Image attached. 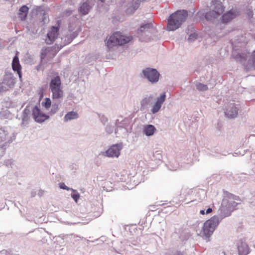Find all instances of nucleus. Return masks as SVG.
<instances>
[{
    "label": "nucleus",
    "instance_id": "16",
    "mask_svg": "<svg viewBox=\"0 0 255 255\" xmlns=\"http://www.w3.org/2000/svg\"><path fill=\"white\" fill-rule=\"evenodd\" d=\"M29 8L26 5L22 6L19 9L18 17L22 21L24 20L27 17Z\"/></svg>",
    "mask_w": 255,
    "mask_h": 255
},
{
    "label": "nucleus",
    "instance_id": "15",
    "mask_svg": "<svg viewBox=\"0 0 255 255\" xmlns=\"http://www.w3.org/2000/svg\"><path fill=\"white\" fill-rule=\"evenodd\" d=\"M52 93V98L53 99H59L62 98L63 96V91L61 88H53L49 89Z\"/></svg>",
    "mask_w": 255,
    "mask_h": 255
},
{
    "label": "nucleus",
    "instance_id": "13",
    "mask_svg": "<svg viewBox=\"0 0 255 255\" xmlns=\"http://www.w3.org/2000/svg\"><path fill=\"white\" fill-rule=\"evenodd\" d=\"M231 208H220L218 213L219 215L218 216V220L219 223L224 218L228 217L231 215L232 212L234 210H231Z\"/></svg>",
    "mask_w": 255,
    "mask_h": 255
},
{
    "label": "nucleus",
    "instance_id": "29",
    "mask_svg": "<svg viewBox=\"0 0 255 255\" xmlns=\"http://www.w3.org/2000/svg\"><path fill=\"white\" fill-rule=\"evenodd\" d=\"M59 187L61 189L69 190L70 189L64 183H60L59 184Z\"/></svg>",
    "mask_w": 255,
    "mask_h": 255
},
{
    "label": "nucleus",
    "instance_id": "18",
    "mask_svg": "<svg viewBox=\"0 0 255 255\" xmlns=\"http://www.w3.org/2000/svg\"><path fill=\"white\" fill-rule=\"evenodd\" d=\"M156 130V128L154 126L151 125H148L145 126L143 128V133L147 136L152 135L155 131Z\"/></svg>",
    "mask_w": 255,
    "mask_h": 255
},
{
    "label": "nucleus",
    "instance_id": "22",
    "mask_svg": "<svg viewBox=\"0 0 255 255\" xmlns=\"http://www.w3.org/2000/svg\"><path fill=\"white\" fill-rule=\"evenodd\" d=\"M153 27V25L150 23H146L145 24H143L141 25L140 28L137 30V33L139 34L140 33H141L142 32L147 31L148 29H150Z\"/></svg>",
    "mask_w": 255,
    "mask_h": 255
},
{
    "label": "nucleus",
    "instance_id": "32",
    "mask_svg": "<svg viewBox=\"0 0 255 255\" xmlns=\"http://www.w3.org/2000/svg\"><path fill=\"white\" fill-rule=\"evenodd\" d=\"M197 38V35H195V34H191L189 37V40H191L193 39H196Z\"/></svg>",
    "mask_w": 255,
    "mask_h": 255
},
{
    "label": "nucleus",
    "instance_id": "11",
    "mask_svg": "<svg viewBox=\"0 0 255 255\" xmlns=\"http://www.w3.org/2000/svg\"><path fill=\"white\" fill-rule=\"evenodd\" d=\"M12 68L14 71H16L20 79L22 78L21 66L19 63L17 56H14L12 62Z\"/></svg>",
    "mask_w": 255,
    "mask_h": 255
},
{
    "label": "nucleus",
    "instance_id": "19",
    "mask_svg": "<svg viewBox=\"0 0 255 255\" xmlns=\"http://www.w3.org/2000/svg\"><path fill=\"white\" fill-rule=\"evenodd\" d=\"M225 115L229 118H235L238 115V110L234 105L231 108H228L226 110Z\"/></svg>",
    "mask_w": 255,
    "mask_h": 255
},
{
    "label": "nucleus",
    "instance_id": "10",
    "mask_svg": "<svg viewBox=\"0 0 255 255\" xmlns=\"http://www.w3.org/2000/svg\"><path fill=\"white\" fill-rule=\"evenodd\" d=\"M239 255H247L250 252V249L247 244L242 239L239 240L237 244Z\"/></svg>",
    "mask_w": 255,
    "mask_h": 255
},
{
    "label": "nucleus",
    "instance_id": "14",
    "mask_svg": "<svg viewBox=\"0 0 255 255\" xmlns=\"http://www.w3.org/2000/svg\"><path fill=\"white\" fill-rule=\"evenodd\" d=\"M165 99V94H163L157 100V101L154 105L151 112L153 114L157 113L161 108L162 104L163 103Z\"/></svg>",
    "mask_w": 255,
    "mask_h": 255
},
{
    "label": "nucleus",
    "instance_id": "8",
    "mask_svg": "<svg viewBox=\"0 0 255 255\" xmlns=\"http://www.w3.org/2000/svg\"><path fill=\"white\" fill-rule=\"evenodd\" d=\"M122 148L121 144H116L111 146L105 153L104 155L109 157H118L120 155V151Z\"/></svg>",
    "mask_w": 255,
    "mask_h": 255
},
{
    "label": "nucleus",
    "instance_id": "43",
    "mask_svg": "<svg viewBox=\"0 0 255 255\" xmlns=\"http://www.w3.org/2000/svg\"><path fill=\"white\" fill-rule=\"evenodd\" d=\"M86 209V208H80V209H81H81H83H83Z\"/></svg>",
    "mask_w": 255,
    "mask_h": 255
},
{
    "label": "nucleus",
    "instance_id": "12",
    "mask_svg": "<svg viewBox=\"0 0 255 255\" xmlns=\"http://www.w3.org/2000/svg\"><path fill=\"white\" fill-rule=\"evenodd\" d=\"M238 15V12L235 10H231L224 13L222 16V22L224 23H228L230 21L236 16Z\"/></svg>",
    "mask_w": 255,
    "mask_h": 255
},
{
    "label": "nucleus",
    "instance_id": "41",
    "mask_svg": "<svg viewBox=\"0 0 255 255\" xmlns=\"http://www.w3.org/2000/svg\"><path fill=\"white\" fill-rule=\"evenodd\" d=\"M74 215L78 217H81V216L79 214H77V215L75 214Z\"/></svg>",
    "mask_w": 255,
    "mask_h": 255
},
{
    "label": "nucleus",
    "instance_id": "7",
    "mask_svg": "<svg viewBox=\"0 0 255 255\" xmlns=\"http://www.w3.org/2000/svg\"><path fill=\"white\" fill-rule=\"evenodd\" d=\"M142 73L144 77L151 83H156L159 80V73L155 69L146 68L142 71Z\"/></svg>",
    "mask_w": 255,
    "mask_h": 255
},
{
    "label": "nucleus",
    "instance_id": "38",
    "mask_svg": "<svg viewBox=\"0 0 255 255\" xmlns=\"http://www.w3.org/2000/svg\"><path fill=\"white\" fill-rule=\"evenodd\" d=\"M222 254L223 255H228V253L225 251H223L222 252Z\"/></svg>",
    "mask_w": 255,
    "mask_h": 255
},
{
    "label": "nucleus",
    "instance_id": "40",
    "mask_svg": "<svg viewBox=\"0 0 255 255\" xmlns=\"http://www.w3.org/2000/svg\"><path fill=\"white\" fill-rule=\"evenodd\" d=\"M19 212L20 213V214H21V215H22V214H23V211H22V210L20 209V210H19Z\"/></svg>",
    "mask_w": 255,
    "mask_h": 255
},
{
    "label": "nucleus",
    "instance_id": "33",
    "mask_svg": "<svg viewBox=\"0 0 255 255\" xmlns=\"http://www.w3.org/2000/svg\"><path fill=\"white\" fill-rule=\"evenodd\" d=\"M55 107L54 110V111L53 112V113H56V112L57 111L58 109V105H53V107Z\"/></svg>",
    "mask_w": 255,
    "mask_h": 255
},
{
    "label": "nucleus",
    "instance_id": "23",
    "mask_svg": "<svg viewBox=\"0 0 255 255\" xmlns=\"http://www.w3.org/2000/svg\"><path fill=\"white\" fill-rule=\"evenodd\" d=\"M94 209H97L96 211H94L93 212V215H90L88 217H91V219H95L98 217H99L103 213V208H94Z\"/></svg>",
    "mask_w": 255,
    "mask_h": 255
},
{
    "label": "nucleus",
    "instance_id": "20",
    "mask_svg": "<svg viewBox=\"0 0 255 255\" xmlns=\"http://www.w3.org/2000/svg\"><path fill=\"white\" fill-rule=\"evenodd\" d=\"M78 118V114L77 112L71 111L68 112L67 114L65 115L64 118V121L65 122H67L69 121L76 119Z\"/></svg>",
    "mask_w": 255,
    "mask_h": 255
},
{
    "label": "nucleus",
    "instance_id": "36",
    "mask_svg": "<svg viewBox=\"0 0 255 255\" xmlns=\"http://www.w3.org/2000/svg\"><path fill=\"white\" fill-rule=\"evenodd\" d=\"M200 213L202 215H204L205 214V210H201L200 211Z\"/></svg>",
    "mask_w": 255,
    "mask_h": 255
},
{
    "label": "nucleus",
    "instance_id": "37",
    "mask_svg": "<svg viewBox=\"0 0 255 255\" xmlns=\"http://www.w3.org/2000/svg\"><path fill=\"white\" fill-rule=\"evenodd\" d=\"M94 0H89V2L91 4H93Z\"/></svg>",
    "mask_w": 255,
    "mask_h": 255
},
{
    "label": "nucleus",
    "instance_id": "4",
    "mask_svg": "<svg viewBox=\"0 0 255 255\" xmlns=\"http://www.w3.org/2000/svg\"><path fill=\"white\" fill-rule=\"evenodd\" d=\"M211 7L212 10L207 12L205 15V18L208 20L218 17L224 12L225 9L222 2L218 0L213 1Z\"/></svg>",
    "mask_w": 255,
    "mask_h": 255
},
{
    "label": "nucleus",
    "instance_id": "24",
    "mask_svg": "<svg viewBox=\"0 0 255 255\" xmlns=\"http://www.w3.org/2000/svg\"><path fill=\"white\" fill-rule=\"evenodd\" d=\"M8 136L7 132L2 128H0V142L6 140Z\"/></svg>",
    "mask_w": 255,
    "mask_h": 255
},
{
    "label": "nucleus",
    "instance_id": "9",
    "mask_svg": "<svg viewBox=\"0 0 255 255\" xmlns=\"http://www.w3.org/2000/svg\"><path fill=\"white\" fill-rule=\"evenodd\" d=\"M32 116L35 121L38 123H42L49 118L48 116L41 113L37 106L32 109Z\"/></svg>",
    "mask_w": 255,
    "mask_h": 255
},
{
    "label": "nucleus",
    "instance_id": "39",
    "mask_svg": "<svg viewBox=\"0 0 255 255\" xmlns=\"http://www.w3.org/2000/svg\"><path fill=\"white\" fill-rule=\"evenodd\" d=\"M230 197H232L233 199H235L237 200L236 197H235V198H234V196L233 195H231Z\"/></svg>",
    "mask_w": 255,
    "mask_h": 255
},
{
    "label": "nucleus",
    "instance_id": "30",
    "mask_svg": "<svg viewBox=\"0 0 255 255\" xmlns=\"http://www.w3.org/2000/svg\"><path fill=\"white\" fill-rule=\"evenodd\" d=\"M167 208H161L159 211H158V213L159 214V215L160 216H162V214H164V213H167V211H164L165 210H166Z\"/></svg>",
    "mask_w": 255,
    "mask_h": 255
},
{
    "label": "nucleus",
    "instance_id": "28",
    "mask_svg": "<svg viewBox=\"0 0 255 255\" xmlns=\"http://www.w3.org/2000/svg\"><path fill=\"white\" fill-rule=\"evenodd\" d=\"M150 98H145L143 99L141 102V105L142 107H144L148 105L150 102Z\"/></svg>",
    "mask_w": 255,
    "mask_h": 255
},
{
    "label": "nucleus",
    "instance_id": "35",
    "mask_svg": "<svg viewBox=\"0 0 255 255\" xmlns=\"http://www.w3.org/2000/svg\"><path fill=\"white\" fill-rule=\"evenodd\" d=\"M0 255H6L5 252L4 251L0 252Z\"/></svg>",
    "mask_w": 255,
    "mask_h": 255
},
{
    "label": "nucleus",
    "instance_id": "2",
    "mask_svg": "<svg viewBox=\"0 0 255 255\" xmlns=\"http://www.w3.org/2000/svg\"><path fill=\"white\" fill-rule=\"evenodd\" d=\"M132 39L131 36L124 35L120 31L114 32L111 35L106 42L107 46L110 49L114 46L125 44Z\"/></svg>",
    "mask_w": 255,
    "mask_h": 255
},
{
    "label": "nucleus",
    "instance_id": "34",
    "mask_svg": "<svg viewBox=\"0 0 255 255\" xmlns=\"http://www.w3.org/2000/svg\"><path fill=\"white\" fill-rule=\"evenodd\" d=\"M212 212V208H207L206 210V214H209Z\"/></svg>",
    "mask_w": 255,
    "mask_h": 255
},
{
    "label": "nucleus",
    "instance_id": "17",
    "mask_svg": "<svg viewBox=\"0 0 255 255\" xmlns=\"http://www.w3.org/2000/svg\"><path fill=\"white\" fill-rule=\"evenodd\" d=\"M61 87V81L59 76H57L51 79V82L49 84V89Z\"/></svg>",
    "mask_w": 255,
    "mask_h": 255
},
{
    "label": "nucleus",
    "instance_id": "42",
    "mask_svg": "<svg viewBox=\"0 0 255 255\" xmlns=\"http://www.w3.org/2000/svg\"><path fill=\"white\" fill-rule=\"evenodd\" d=\"M22 210H23V212L25 211V208H22Z\"/></svg>",
    "mask_w": 255,
    "mask_h": 255
},
{
    "label": "nucleus",
    "instance_id": "26",
    "mask_svg": "<svg viewBox=\"0 0 255 255\" xmlns=\"http://www.w3.org/2000/svg\"><path fill=\"white\" fill-rule=\"evenodd\" d=\"M197 89L200 91H206L208 89V87L206 85L198 83L196 85Z\"/></svg>",
    "mask_w": 255,
    "mask_h": 255
},
{
    "label": "nucleus",
    "instance_id": "6",
    "mask_svg": "<svg viewBox=\"0 0 255 255\" xmlns=\"http://www.w3.org/2000/svg\"><path fill=\"white\" fill-rule=\"evenodd\" d=\"M15 83L14 79L11 74L6 75L0 86V92H4L9 90Z\"/></svg>",
    "mask_w": 255,
    "mask_h": 255
},
{
    "label": "nucleus",
    "instance_id": "25",
    "mask_svg": "<svg viewBox=\"0 0 255 255\" xmlns=\"http://www.w3.org/2000/svg\"><path fill=\"white\" fill-rule=\"evenodd\" d=\"M42 106L46 110H49L51 106V101L49 98H46L41 103Z\"/></svg>",
    "mask_w": 255,
    "mask_h": 255
},
{
    "label": "nucleus",
    "instance_id": "1",
    "mask_svg": "<svg viewBox=\"0 0 255 255\" xmlns=\"http://www.w3.org/2000/svg\"><path fill=\"white\" fill-rule=\"evenodd\" d=\"M187 16V11L185 10H177L171 14L167 19V30L174 31L179 28Z\"/></svg>",
    "mask_w": 255,
    "mask_h": 255
},
{
    "label": "nucleus",
    "instance_id": "3",
    "mask_svg": "<svg viewBox=\"0 0 255 255\" xmlns=\"http://www.w3.org/2000/svg\"><path fill=\"white\" fill-rule=\"evenodd\" d=\"M219 224L218 216L216 215L212 217L204 224L201 234L204 238L207 240V241H210L209 238L212 236Z\"/></svg>",
    "mask_w": 255,
    "mask_h": 255
},
{
    "label": "nucleus",
    "instance_id": "31",
    "mask_svg": "<svg viewBox=\"0 0 255 255\" xmlns=\"http://www.w3.org/2000/svg\"><path fill=\"white\" fill-rule=\"evenodd\" d=\"M174 255H187V254L185 252H181L177 251L176 252Z\"/></svg>",
    "mask_w": 255,
    "mask_h": 255
},
{
    "label": "nucleus",
    "instance_id": "27",
    "mask_svg": "<svg viewBox=\"0 0 255 255\" xmlns=\"http://www.w3.org/2000/svg\"><path fill=\"white\" fill-rule=\"evenodd\" d=\"M72 190L73 191V193L71 194V197L76 202H77L80 198V194L76 190Z\"/></svg>",
    "mask_w": 255,
    "mask_h": 255
},
{
    "label": "nucleus",
    "instance_id": "45",
    "mask_svg": "<svg viewBox=\"0 0 255 255\" xmlns=\"http://www.w3.org/2000/svg\"><path fill=\"white\" fill-rule=\"evenodd\" d=\"M254 55L255 56V52H254Z\"/></svg>",
    "mask_w": 255,
    "mask_h": 255
},
{
    "label": "nucleus",
    "instance_id": "21",
    "mask_svg": "<svg viewBox=\"0 0 255 255\" xmlns=\"http://www.w3.org/2000/svg\"><path fill=\"white\" fill-rule=\"evenodd\" d=\"M91 5L87 2H84L79 8V11L83 14H87L89 12Z\"/></svg>",
    "mask_w": 255,
    "mask_h": 255
},
{
    "label": "nucleus",
    "instance_id": "5",
    "mask_svg": "<svg viewBox=\"0 0 255 255\" xmlns=\"http://www.w3.org/2000/svg\"><path fill=\"white\" fill-rule=\"evenodd\" d=\"M60 25V20H57L56 26H53L50 28L47 34V36L45 40L47 44H51L58 37Z\"/></svg>",
    "mask_w": 255,
    "mask_h": 255
},
{
    "label": "nucleus",
    "instance_id": "44",
    "mask_svg": "<svg viewBox=\"0 0 255 255\" xmlns=\"http://www.w3.org/2000/svg\"><path fill=\"white\" fill-rule=\"evenodd\" d=\"M100 1H101L102 2L104 1V0H100Z\"/></svg>",
    "mask_w": 255,
    "mask_h": 255
}]
</instances>
